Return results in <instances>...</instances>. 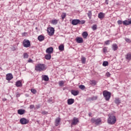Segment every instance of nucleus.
Here are the masks:
<instances>
[{"mask_svg":"<svg viewBox=\"0 0 131 131\" xmlns=\"http://www.w3.org/2000/svg\"><path fill=\"white\" fill-rule=\"evenodd\" d=\"M116 123V117L113 115H108V118H107V123L113 125Z\"/></svg>","mask_w":131,"mask_h":131,"instance_id":"nucleus-1","label":"nucleus"},{"mask_svg":"<svg viewBox=\"0 0 131 131\" xmlns=\"http://www.w3.org/2000/svg\"><path fill=\"white\" fill-rule=\"evenodd\" d=\"M103 96L105 101H109L111 98V93L105 90L102 92Z\"/></svg>","mask_w":131,"mask_h":131,"instance_id":"nucleus-2","label":"nucleus"},{"mask_svg":"<svg viewBox=\"0 0 131 131\" xmlns=\"http://www.w3.org/2000/svg\"><path fill=\"white\" fill-rule=\"evenodd\" d=\"M35 69L36 71H45L46 68H45V64H38L35 66Z\"/></svg>","mask_w":131,"mask_h":131,"instance_id":"nucleus-3","label":"nucleus"},{"mask_svg":"<svg viewBox=\"0 0 131 131\" xmlns=\"http://www.w3.org/2000/svg\"><path fill=\"white\" fill-rule=\"evenodd\" d=\"M92 123H95L96 125H99L102 124V120L100 118L96 119L95 118H92L91 120Z\"/></svg>","mask_w":131,"mask_h":131,"instance_id":"nucleus-4","label":"nucleus"},{"mask_svg":"<svg viewBox=\"0 0 131 131\" xmlns=\"http://www.w3.org/2000/svg\"><path fill=\"white\" fill-rule=\"evenodd\" d=\"M47 32L48 35L52 36V35H54V33H55V29L52 27L48 28L47 29Z\"/></svg>","mask_w":131,"mask_h":131,"instance_id":"nucleus-5","label":"nucleus"},{"mask_svg":"<svg viewBox=\"0 0 131 131\" xmlns=\"http://www.w3.org/2000/svg\"><path fill=\"white\" fill-rule=\"evenodd\" d=\"M23 45L24 48H29V47H30L31 46L30 41H29V40L25 39L23 41Z\"/></svg>","mask_w":131,"mask_h":131,"instance_id":"nucleus-6","label":"nucleus"},{"mask_svg":"<svg viewBox=\"0 0 131 131\" xmlns=\"http://www.w3.org/2000/svg\"><path fill=\"white\" fill-rule=\"evenodd\" d=\"M19 122L21 123V124H27V123H29V121L26 119L25 118H24L20 119Z\"/></svg>","mask_w":131,"mask_h":131,"instance_id":"nucleus-7","label":"nucleus"},{"mask_svg":"<svg viewBox=\"0 0 131 131\" xmlns=\"http://www.w3.org/2000/svg\"><path fill=\"white\" fill-rule=\"evenodd\" d=\"M78 122H79L78 118L74 117L71 123V125H76Z\"/></svg>","mask_w":131,"mask_h":131,"instance_id":"nucleus-8","label":"nucleus"},{"mask_svg":"<svg viewBox=\"0 0 131 131\" xmlns=\"http://www.w3.org/2000/svg\"><path fill=\"white\" fill-rule=\"evenodd\" d=\"M46 52L47 54H52L53 52H54V48L53 47H49L46 49Z\"/></svg>","mask_w":131,"mask_h":131,"instance_id":"nucleus-9","label":"nucleus"},{"mask_svg":"<svg viewBox=\"0 0 131 131\" xmlns=\"http://www.w3.org/2000/svg\"><path fill=\"white\" fill-rule=\"evenodd\" d=\"M76 41L78 43H82V42H83V39L81 37H77L76 38Z\"/></svg>","mask_w":131,"mask_h":131,"instance_id":"nucleus-10","label":"nucleus"},{"mask_svg":"<svg viewBox=\"0 0 131 131\" xmlns=\"http://www.w3.org/2000/svg\"><path fill=\"white\" fill-rule=\"evenodd\" d=\"M13 79V75L12 74H8L6 75V80L10 81Z\"/></svg>","mask_w":131,"mask_h":131,"instance_id":"nucleus-11","label":"nucleus"},{"mask_svg":"<svg viewBox=\"0 0 131 131\" xmlns=\"http://www.w3.org/2000/svg\"><path fill=\"white\" fill-rule=\"evenodd\" d=\"M79 19H73L72 21V25H77V24H79Z\"/></svg>","mask_w":131,"mask_h":131,"instance_id":"nucleus-12","label":"nucleus"},{"mask_svg":"<svg viewBox=\"0 0 131 131\" xmlns=\"http://www.w3.org/2000/svg\"><path fill=\"white\" fill-rule=\"evenodd\" d=\"M105 13H103V12H100L98 14V17L99 19H103V18L105 17Z\"/></svg>","mask_w":131,"mask_h":131,"instance_id":"nucleus-13","label":"nucleus"},{"mask_svg":"<svg viewBox=\"0 0 131 131\" xmlns=\"http://www.w3.org/2000/svg\"><path fill=\"white\" fill-rule=\"evenodd\" d=\"M90 84L93 86H95L97 84V82L95 80H91L89 82Z\"/></svg>","mask_w":131,"mask_h":131,"instance_id":"nucleus-14","label":"nucleus"},{"mask_svg":"<svg viewBox=\"0 0 131 131\" xmlns=\"http://www.w3.org/2000/svg\"><path fill=\"white\" fill-rule=\"evenodd\" d=\"M71 94L72 95H73V96H77L79 94V91L76 90H72Z\"/></svg>","mask_w":131,"mask_h":131,"instance_id":"nucleus-15","label":"nucleus"},{"mask_svg":"<svg viewBox=\"0 0 131 131\" xmlns=\"http://www.w3.org/2000/svg\"><path fill=\"white\" fill-rule=\"evenodd\" d=\"M49 76L48 75H42V80H45V81H49Z\"/></svg>","mask_w":131,"mask_h":131,"instance_id":"nucleus-16","label":"nucleus"},{"mask_svg":"<svg viewBox=\"0 0 131 131\" xmlns=\"http://www.w3.org/2000/svg\"><path fill=\"white\" fill-rule=\"evenodd\" d=\"M61 121V119L60 118H57L55 120V126H58L60 124V122Z\"/></svg>","mask_w":131,"mask_h":131,"instance_id":"nucleus-17","label":"nucleus"},{"mask_svg":"<svg viewBox=\"0 0 131 131\" xmlns=\"http://www.w3.org/2000/svg\"><path fill=\"white\" fill-rule=\"evenodd\" d=\"M74 103V99L70 98L68 99V105H72Z\"/></svg>","mask_w":131,"mask_h":131,"instance_id":"nucleus-18","label":"nucleus"},{"mask_svg":"<svg viewBox=\"0 0 131 131\" xmlns=\"http://www.w3.org/2000/svg\"><path fill=\"white\" fill-rule=\"evenodd\" d=\"M15 85L17 88H20V86H22V82L19 80L16 82Z\"/></svg>","mask_w":131,"mask_h":131,"instance_id":"nucleus-19","label":"nucleus"},{"mask_svg":"<svg viewBox=\"0 0 131 131\" xmlns=\"http://www.w3.org/2000/svg\"><path fill=\"white\" fill-rule=\"evenodd\" d=\"M17 113L19 114V115H23V114L25 113V110L22 109L18 110L17 111Z\"/></svg>","mask_w":131,"mask_h":131,"instance_id":"nucleus-20","label":"nucleus"},{"mask_svg":"<svg viewBox=\"0 0 131 131\" xmlns=\"http://www.w3.org/2000/svg\"><path fill=\"white\" fill-rule=\"evenodd\" d=\"M112 49L114 51H117V49H118V46H117V45L116 43L113 44Z\"/></svg>","mask_w":131,"mask_h":131,"instance_id":"nucleus-21","label":"nucleus"},{"mask_svg":"<svg viewBox=\"0 0 131 131\" xmlns=\"http://www.w3.org/2000/svg\"><path fill=\"white\" fill-rule=\"evenodd\" d=\"M81 61L82 64H85L86 62V58L84 56H81Z\"/></svg>","mask_w":131,"mask_h":131,"instance_id":"nucleus-22","label":"nucleus"},{"mask_svg":"<svg viewBox=\"0 0 131 131\" xmlns=\"http://www.w3.org/2000/svg\"><path fill=\"white\" fill-rule=\"evenodd\" d=\"M52 58V56L51 55V54L48 53V54H46L45 56V58L46 60H51V58Z\"/></svg>","mask_w":131,"mask_h":131,"instance_id":"nucleus-23","label":"nucleus"},{"mask_svg":"<svg viewBox=\"0 0 131 131\" xmlns=\"http://www.w3.org/2000/svg\"><path fill=\"white\" fill-rule=\"evenodd\" d=\"M38 40L39 41H42V40H45V37L42 35H39L38 37Z\"/></svg>","mask_w":131,"mask_h":131,"instance_id":"nucleus-24","label":"nucleus"},{"mask_svg":"<svg viewBox=\"0 0 131 131\" xmlns=\"http://www.w3.org/2000/svg\"><path fill=\"white\" fill-rule=\"evenodd\" d=\"M98 99L97 96H93L92 97H90L88 98L89 101H95Z\"/></svg>","mask_w":131,"mask_h":131,"instance_id":"nucleus-25","label":"nucleus"},{"mask_svg":"<svg viewBox=\"0 0 131 131\" xmlns=\"http://www.w3.org/2000/svg\"><path fill=\"white\" fill-rule=\"evenodd\" d=\"M88 35H89L88 32H83L82 33V36H83V38H84V39H85L88 37Z\"/></svg>","mask_w":131,"mask_h":131,"instance_id":"nucleus-26","label":"nucleus"},{"mask_svg":"<svg viewBox=\"0 0 131 131\" xmlns=\"http://www.w3.org/2000/svg\"><path fill=\"white\" fill-rule=\"evenodd\" d=\"M125 58L128 61H130L131 59V53H128L125 55Z\"/></svg>","mask_w":131,"mask_h":131,"instance_id":"nucleus-27","label":"nucleus"},{"mask_svg":"<svg viewBox=\"0 0 131 131\" xmlns=\"http://www.w3.org/2000/svg\"><path fill=\"white\" fill-rule=\"evenodd\" d=\"M115 103L117 105H119V104H120V103H121L120 99H119V98H115Z\"/></svg>","mask_w":131,"mask_h":131,"instance_id":"nucleus-28","label":"nucleus"},{"mask_svg":"<svg viewBox=\"0 0 131 131\" xmlns=\"http://www.w3.org/2000/svg\"><path fill=\"white\" fill-rule=\"evenodd\" d=\"M51 24L53 25H57L58 24V20L57 19H53L51 21Z\"/></svg>","mask_w":131,"mask_h":131,"instance_id":"nucleus-29","label":"nucleus"},{"mask_svg":"<svg viewBox=\"0 0 131 131\" xmlns=\"http://www.w3.org/2000/svg\"><path fill=\"white\" fill-rule=\"evenodd\" d=\"M92 11H89L88 13V16L89 19H92Z\"/></svg>","mask_w":131,"mask_h":131,"instance_id":"nucleus-30","label":"nucleus"},{"mask_svg":"<svg viewBox=\"0 0 131 131\" xmlns=\"http://www.w3.org/2000/svg\"><path fill=\"white\" fill-rule=\"evenodd\" d=\"M58 49L59 51H64V45H60Z\"/></svg>","mask_w":131,"mask_h":131,"instance_id":"nucleus-31","label":"nucleus"},{"mask_svg":"<svg viewBox=\"0 0 131 131\" xmlns=\"http://www.w3.org/2000/svg\"><path fill=\"white\" fill-rule=\"evenodd\" d=\"M64 81H60L59 82V86H64Z\"/></svg>","mask_w":131,"mask_h":131,"instance_id":"nucleus-32","label":"nucleus"},{"mask_svg":"<svg viewBox=\"0 0 131 131\" xmlns=\"http://www.w3.org/2000/svg\"><path fill=\"white\" fill-rule=\"evenodd\" d=\"M61 17V19H62V20H64V19H65V17H66V13H62Z\"/></svg>","mask_w":131,"mask_h":131,"instance_id":"nucleus-33","label":"nucleus"},{"mask_svg":"<svg viewBox=\"0 0 131 131\" xmlns=\"http://www.w3.org/2000/svg\"><path fill=\"white\" fill-rule=\"evenodd\" d=\"M79 88L80 90H82V91H83V90H84V89H85V86L83 85H80L79 86Z\"/></svg>","mask_w":131,"mask_h":131,"instance_id":"nucleus-34","label":"nucleus"},{"mask_svg":"<svg viewBox=\"0 0 131 131\" xmlns=\"http://www.w3.org/2000/svg\"><path fill=\"white\" fill-rule=\"evenodd\" d=\"M29 57V55H28V54L27 53H25L24 54V59H27Z\"/></svg>","mask_w":131,"mask_h":131,"instance_id":"nucleus-35","label":"nucleus"},{"mask_svg":"<svg viewBox=\"0 0 131 131\" xmlns=\"http://www.w3.org/2000/svg\"><path fill=\"white\" fill-rule=\"evenodd\" d=\"M102 65L103 66H104V67H106V66H108V61H103Z\"/></svg>","mask_w":131,"mask_h":131,"instance_id":"nucleus-36","label":"nucleus"},{"mask_svg":"<svg viewBox=\"0 0 131 131\" xmlns=\"http://www.w3.org/2000/svg\"><path fill=\"white\" fill-rule=\"evenodd\" d=\"M31 93H32L33 94H36V93H37V91H36V90L34 89H32L31 90Z\"/></svg>","mask_w":131,"mask_h":131,"instance_id":"nucleus-37","label":"nucleus"},{"mask_svg":"<svg viewBox=\"0 0 131 131\" xmlns=\"http://www.w3.org/2000/svg\"><path fill=\"white\" fill-rule=\"evenodd\" d=\"M84 23H85V20H79V24H84Z\"/></svg>","mask_w":131,"mask_h":131,"instance_id":"nucleus-38","label":"nucleus"},{"mask_svg":"<svg viewBox=\"0 0 131 131\" xmlns=\"http://www.w3.org/2000/svg\"><path fill=\"white\" fill-rule=\"evenodd\" d=\"M125 40L126 41V42H131L130 39L127 38H125Z\"/></svg>","mask_w":131,"mask_h":131,"instance_id":"nucleus-39","label":"nucleus"},{"mask_svg":"<svg viewBox=\"0 0 131 131\" xmlns=\"http://www.w3.org/2000/svg\"><path fill=\"white\" fill-rule=\"evenodd\" d=\"M93 30H96L97 29V25H94L92 27Z\"/></svg>","mask_w":131,"mask_h":131,"instance_id":"nucleus-40","label":"nucleus"},{"mask_svg":"<svg viewBox=\"0 0 131 131\" xmlns=\"http://www.w3.org/2000/svg\"><path fill=\"white\" fill-rule=\"evenodd\" d=\"M105 45H106V46L110 45V40H107L105 41Z\"/></svg>","mask_w":131,"mask_h":131,"instance_id":"nucleus-41","label":"nucleus"},{"mask_svg":"<svg viewBox=\"0 0 131 131\" xmlns=\"http://www.w3.org/2000/svg\"><path fill=\"white\" fill-rule=\"evenodd\" d=\"M41 114H43V115H46L48 114V112H47L46 111H42Z\"/></svg>","mask_w":131,"mask_h":131,"instance_id":"nucleus-42","label":"nucleus"},{"mask_svg":"<svg viewBox=\"0 0 131 131\" xmlns=\"http://www.w3.org/2000/svg\"><path fill=\"white\" fill-rule=\"evenodd\" d=\"M105 75L107 77H110L111 74H110V73L107 72L106 73Z\"/></svg>","mask_w":131,"mask_h":131,"instance_id":"nucleus-43","label":"nucleus"},{"mask_svg":"<svg viewBox=\"0 0 131 131\" xmlns=\"http://www.w3.org/2000/svg\"><path fill=\"white\" fill-rule=\"evenodd\" d=\"M20 96H21V94L20 93H19V92H17L16 93V98H19V97H20Z\"/></svg>","mask_w":131,"mask_h":131,"instance_id":"nucleus-44","label":"nucleus"},{"mask_svg":"<svg viewBox=\"0 0 131 131\" xmlns=\"http://www.w3.org/2000/svg\"><path fill=\"white\" fill-rule=\"evenodd\" d=\"M33 108H34V105H30V109L31 110H32V109H33Z\"/></svg>","mask_w":131,"mask_h":131,"instance_id":"nucleus-45","label":"nucleus"},{"mask_svg":"<svg viewBox=\"0 0 131 131\" xmlns=\"http://www.w3.org/2000/svg\"><path fill=\"white\" fill-rule=\"evenodd\" d=\"M118 24H119V25H121V24H122V21L119 20L117 21Z\"/></svg>","mask_w":131,"mask_h":131,"instance_id":"nucleus-46","label":"nucleus"},{"mask_svg":"<svg viewBox=\"0 0 131 131\" xmlns=\"http://www.w3.org/2000/svg\"><path fill=\"white\" fill-rule=\"evenodd\" d=\"M103 53H106L107 52V48L106 47H104L103 49Z\"/></svg>","mask_w":131,"mask_h":131,"instance_id":"nucleus-47","label":"nucleus"},{"mask_svg":"<svg viewBox=\"0 0 131 131\" xmlns=\"http://www.w3.org/2000/svg\"><path fill=\"white\" fill-rule=\"evenodd\" d=\"M32 62H33V61L32 60V59H29V60H28V62L29 63H32Z\"/></svg>","mask_w":131,"mask_h":131,"instance_id":"nucleus-48","label":"nucleus"},{"mask_svg":"<svg viewBox=\"0 0 131 131\" xmlns=\"http://www.w3.org/2000/svg\"><path fill=\"white\" fill-rule=\"evenodd\" d=\"M36 109H38V108H40V105H36Z\"/></svg>","mask_w":131,"mask_h":131,"instance_id":"nucleus-49","label":"nucleus"},{"mask_svg":"<svg viewBox=\"0 0 131 131\" xmlns=\"http://www.w3.org/2000/svg\"><path fill=\"white\" fill-rule=\"evenodd\" d=\"M109 3V0H105V4H106V5H108Z\"/></svg>","mask_w":131,"mask_h":131,"instance_id":"nucleus-50","label":"nucleus"},{"mask_svg":"<svg viewBox=\"0 0 131 131\" xmlns=\"http://www.w3.org/2000/svg\"><path fill=\"white\" fill-rule=\"evenodd\" d=\"M91 115H92L91 113H90V114H89V116H91Z\"/></svg>","mask_w":131,"mask_h":131,"instance_id":"nucleus-51","label":"nucleus"}]
</instances>
